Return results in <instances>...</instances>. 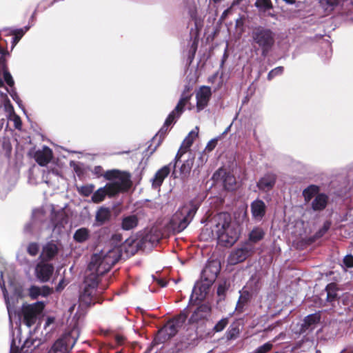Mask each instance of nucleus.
<instances>
[{
    "label": "nucleus",
    "mask_w": 353,
    "mask_h": 353,
    "mask_svg": "<svg viewBox=\"0 0 353 353\" xmlns=\"http://www.w3.org/2000/svg\"><path fill=\"white\" fill-rule=\"evenodd\" d=\"M120 257V250L117 247L104 248L92 256L85 273L84 291L79 297L81 305L89 306L95 303L99 276L107 272Z\"/></svg>",
    "instance_id": "1"
},
{
    "label": "nucleus",
    "mask_w": 353,
    "mask_h": 353,
    "mask_svg": "<svg viewBox=\"0 0 353 353\" xmlns=\"http://www.w3.org/2000/svg\"><path fill=\"white\" fill-rule=\"evenodd\" d=\"M216 237L219 243L224 246L232 245L239 238V231L232 222L230 214L221 212L207 220L201 233V238L208 241Z\"/></svg>",
    "instance_id": "2"
},
{
    "label": "nucleus",
    "mask_w": 353,
    "mask_h": 353,
    "mask_svg": "<svg viewBox=\"0 0 353 353\" xmlns=\"http://www.w3.org/2000/svg\"><path fill=\"white\" fill-rule=\"evenodd\" d=\"M104 177L112 182L108 183L93 193L92 201L95 203L102 202L106 196L112 197L121 192L127 191L132 185L130 175L125 172L108 170L104 173Z\"/></svg>",
    "instance_id": "3"
},
{
    "label": "nucleus",
    "mask_w": 353,
    "mask_h": 353,
    "mask_svg": "<svg viewBox=\"0 0 353 353\" xmlns=\"http://www.w3.org/2000/svg\"><path fill=\"white\" fill-rule=\"evenodd\" d=\"M198 209L196 204L190 202L181 206L170 220L171 227L177 232L183 231L189 225Z\"/></svg>",
    "instance_id": "4"
},
{
    "label": "nucleus",
    "mask_w": 353,
    "mask_h": 353,
    "mask_svg": "<svg viewBox=\"0 0 353 353\" xmlns=\"http://www.w3.org/2000/svg\"><path fill=\"white\" fill-rule=\"evenodd\" d=\"M251 37L261 49L262 55L266 57L274 44V33L270 29L258 27L252 32Z\"/></svg>",
    "instance_id": "5"
},
{
    "label": "nucleus",
    "mask_w": 353,
    "mask_h": 353,
    "mask_svg": "<svg viewBox=\"0 0 353 353\" xmlns=\"http://www.w3.org/2000/svg\"><path fill=\"white\" fill-rule=\"evenodd\" d=\"M219 271V267L214 264H210L203 270V275H208L209 272H212V275L210 278H205V281L197 282L192 290L191 299L195 296L197 300H202L205 297L210 287L215 280Z\"/></svg>",
    "instance_id": "6"
},
{
    "label": "nucleus",
    "mask_w": 353,
    "mask_h": 353,
    "mask_svg": "<svg viewBox=\"0 0 353 353\" xmlns=\"http://www.w3.org/2000/svg\"><path fill=\"white\" fill-rule=\"evenodd\" d=\"M186 320V315L181 313L179 315L169 321L161 330L155 338L158 343H163L174 336Z\"/></svg>",
    "instance_id": "7"
},
{
    "label": "nucleus",
    "mask_w": 353,
    "mask_h": 353,
    "mask_svg": "<svg viewBox=\"0 0 353 353\" xmlns=\"http://www.w3.org/2000/svg\"><path fill=\"white\" fill-rule=\"evenodd\" d=\"M45 307L43 302L38 301L32 304L23 305L22 307V315L26 325L30 327L40 318Z\"/></svg>",
    "instance_id": "8"
},
{
    "label": "nucleus",
    "mask_w": 353,
    "mask_h": 353,
    "mask_svg": "<svg viewBox=\"0 0 353 353\" xmlns=\"http://www.w3.org/2000/svg\"><path fill=\"white\" fill-rule=\"evenodd\" d=\"M75 343L76 339L71 334H65L53 343L48 353H69Z\"/></svg>",
    "instance_id": "9"
},
{
    "label": "nucleus",
    "mask_w": 353,
    "mask_h": 353,
    "mask_svg": "<svg viewBox=\"0 0 353 353\" xmlns=\"http://www.w3.org/2000/svg\"><path fill=\"white\" fill-rule=\"evenodd\" d=\"M54 267L48 263H39L35 268L37 278L41 282L48 281L52 274Z\"/></svg>",
    "instance_id": "10"
},
{
    "label": "nucleus",
    "mask_w": 353,
    "mask_h": 353,
    "mask_svg": "<svg viewBox=\"0 0 353 353\" xmlns=\"http://www.w3.org/2000/svg\"><path fill=\"white\" fill-rule=\"evenodd\" d=\"M211 97V89L207 86H202L196 92V107L197 110H201L206 107Z\"/></svg>",
    "instance_id": "11"
},
{
    "label": "nucleus",
    "mask_w": 353,
    "mask_h": 353,
    "mask_svg": "<svg viewBox=\"0 0 353 353\" xmlns=\"http://www.w3.org/2000/svg\"><path fill=\"white\" fill-rule=\"evenodd\" d=\"M252 252V248H249L247 245L236 249L232 252L228 259L229 263L231 264H236L238 263L243 261Z\"/></svg>",
    "instance_id": "12"
},
{
    "label": "nucleus",
    "mask_w": 353,
    "mask_h": 353,
    "mask_svg": "<svg viewBox=\"0 0 353 353\" xmlns=\"http://www.w3.org/2000/svg\"><path fill=\"white\" fill-rule=\"evenodd\" d=\"M198 133L199 129L197 127H196L194 130L189 132L188 136L183 140L181 146L175 157V159L176 161H179L181 159V156L188 151V150L192 145L194 140L198 136Z\"/></svg>",
    "instance_id": "13"
},
{
    "label": "nucleus",
    "mask_w": 353,
    "mask_h": 353,
    "mask_svg": "<svg viewBox=\"0 0 353 353\" xmlns=\"http://www.w3.org/2000/svg\"><path fill=\"white\" fill-rule=\"evenodd\" d=\"M198 133L199 129L197 127H196L194 130L189 132L188 136L183 140L181 146L175 157V159L176 161H179L181 159V156L188 151V150L192 145L194 140L198 136Z\"/></svg>",
    "instance_id": "14"
},
{
    "label": "nucleus",
    "mask_w": 353,
    "mask_h": 353,
    "mask_svg": "<svg viewBox=\"0 0 353 353\" xmlns=\"http://www.w3.org/2000/svg\"><path fill=\"white\" fill-rule=\"evenodd\" d=\"M198 133L199 129L197 127H196L194 130L189 132L188 136L183 140L181 146L175 157V159L176 161H179L181 159V156L188 151V150L192 145L194 140L198 136Z\"/></svg>",
    "instance_id": "15"
},
{
    "label": "nucleus",
    "mask_w": 353,
    "mask_h": 353,
    "mask_svg": "<svg viewBox=\"0 0 353 353\" xmlns=\"http://www.w3.org/2000/svg\"><path fill=\"white\" fill-rule=\"evenodd\" d=\"M188 101V97H183L181 98L174 110L171 113H170V114L167 117L164 123L165 126L170 125L172 123L175 121V120L177 118L179 117V116L183 112V108Z\"/></svg>",
    "instance_id": "16"
},
{
    "label": "nucleus",
    "mask_w": 353,
    "mask_h": 353,
    "mask_svg": "<svg viewBox=\"0 0 353 353\" xmlns=\"http://www.w3.org/2000/svg\"><path fill=\"white\" fill-rule=\"evenodd\" d=\"M175 161L176 163L174 164L176 165L177 161L176 159ZM193 163L194 159L192 158H189L181 165L179 170H176V167L173 168L172 174L174 178H180L183 179L188 177L192 170Z\"/></svg>",
    "instance_id": "17"
},
{
    "label": "nucleus",
    "mask_w": 353,
    "mask_h": 353,
    "mask_svg": "<svg viewBox=\"0 0 353 353\" xmlns=\"http://www.w3.org/2000/svg\"><path fill=\"white\" fill-rule=\"evenodd\" d=\"M175 168V164L170 163L164 165L159 170L152 179V186L154 188L159 187L163 182L165 178L170 174L171 169Z\"/></svg>",
    "instance_id": "18"
},
{
    "label": "nucleus",
    "mask_w": 353,
    "mask_h": 353,
    "mask_svg": "<svg viewBox=\"0 0 353 353\" xmlns=\"http://www.w3.org/2000/svg\"><path fill=\"white\" fill-rule=\"evenodd\" d=\"M276 175L268 173L262 176L257 183V187L261 191L268 192L272 190L276 183Z\"/></svg>",
    "instance_id": "19"
},
{
    "label": "nucleus",
    "mask_w": 353,
    "mask_h": 353,
    "mask_svg": "<svg viewBox=\"0 0 353 353\" xmlns=\"http://www.w3.org/2000/svg\"><path fill=\"white\" fill-rule=\"evenodd\" d=\"M52 292V289L46 285H43L42 287L32 285L28 289V294L32 299H37L40 296L46 297L50 294Z\"/></svg>",
    "instance_id": "20"
},
{
    "label": "nucleus",
    "mask_w": 353,
    "mask_h": 353,
    "mask_svg": "<svg viewBox=\"0 0 353 353\" xmlns=\"http://www.w3.org/2000/svg\"><path fill=\"white\" fill-rule=\"evenodd\" d=\"M266 205L261 200H255L251 204V211L253 217L261 220L265 214Z\"/></svg>",
    "instance_id": "21"
},
{
    "label": "nucleus",
    "mask_w": 353,
    "mask_h": 353,
    "mask_svg": "<svg viewBox=\"0 0 353 353\" xmlns=\"http://www.w3.org/2000/svg\"><path fill=\"white\" fill-rule=\"evenodd\" d=\"M52 157V150L48 147H43L42 150L35 153L36 161L41 165H46L50 162Z\"/></svg>",
    "instance_id": "22"
},
{
    "label": "nucleus",
    "mask_w": 353,
    "mask_h": 353,
    "mask_svg": "<svg viewBox=\"0 0 353 353\" xmlns=\"http://www.w3.org/2000/svg\"><path fill=\"white\" fill-rule=\"evenodd\" d=\"M320 314L314 313L307 316L302 325V330H313L320 321Z\"/></svg>",
    "instance_id": "23"
},
{
    "label": "nucleus",
    "mask_w": 353,
    "mask_h": 353,
    "mask_svg": "<svg viewBox=\"0 0 353 353\" xmlns=\"http://www.w3.org/2000/svg\"><path fill=\"white\" fill-rule=\"evenodd\" d=\"M41 344V339L34 338L32 336L26 339L21 346V351L24 353L32 352Z\"/></svg>",
    "instance_id": "24"
},
{
    "label": "nucleus",
    "mask_w": 353,
    "mask_h": 353,
    "mask_svg": "<svg viewBox=\"0 0 353 353\" xmlns=\"http://www.w3.org/2000/svg\"><path fill=\"white\" fill-rule=\"evenodd\" d=\"M211 307L208 304L200 305L192 314L190 320L197 321L199 319H204L210 314Z\"/></svg>",
    "instance_id": "25"
},
{
    "label": "nucleus",
    "mask_w": 353,
    "mask_h": 353,
    "mask_svg": "<svg viewBox=\"0 0 353 353\" xmlns=\"http://www.w3.org/2000/svg\"><path fill=\"white\" fill-rule=\"evenodd\" d=\"M57 251L58 248L55 243H48L43 248L41 257L44 260H50L57 254Z\"/></svg>",
    "instance_id": "26"
},
{
    "label": "nucleus",
    "mask_w": 353,
    "mask_h": 353,
    "mask_svg": "<svg viewBox=\"0 0 353 353\" xmlns=\"http://www.w3.org/2000/svg\"><path fill=\"white\" fill-rule=\"evenodd\" d=\"M111 216V211L108 208L101 207L96 213V221L98 225H102L108 221Z\"/></svg>",
    "instance_id": "27"
},
{
    "label": "nucleus",
    "mask_w": 353,
    "mask_h": 353,
    "mask_svg": "<svg viewBox=\"0 0 353 353\" xmlns=\"http://www.w3.org/2000/svg\"><path fill=\"white\" fill-rule=\"evenodd\" d=\"M68 223V219L63 212H59L55 216V221L53 223V232L58 234L61 232V229Z\"/></svg>",
    "instance_id": "28"
},
{
    "label": "nucleus",
    "mask_w": 353,
    "mask_h": 353,
    "mask_svg": "<svg viewBox=\"0 0 353 353\" xmlns=\"http://www.w3.org/2000/svg\"><path fill=\"white\" fill-rule=\"evenodd\" d=\"M328 197L324 194H319L312 201V206L314 210H323L327 203Z\"/></svg>",
    "instance_id": "29"
},
{
    "label": "nucleus",
    "mask_w": 353,
    "mask_h": 353,
    "mask_svg": "<svg viewBox=\"0 0 353 353\" xmlns=\"http://www.w3.org/2000/svg\"><path fill=\"white\" fill-rule=\"evenodd\" d=\"M138 224V219L135 215H130L123 217L121 228L124 230H130L134 228Z\"/></svg>",
    "instance_id": "30"
},
{
    "label": "nucleus",
    "mask_w": 353,
    "mask_h": 353,
    "mask_svg": "<svg viewBox=\"0 0 353 353\" xmlns=\"http://www.w3.org/2000/svg\"><path fill=\"white\" fill-rule=\"evenodd\" d=\"M90 236V232L85 228L78 229L74 234L73 238L78 243H83L87 241Z\"/></svg>",
    "instance_id": "31"
},
{
    "label": "nucleus",
    "mask_w": 353,
    "mask_h": 353,
    "mask_svg": "<svg viewBox=\"0 0 353 353\" xmlns=\"http://www.w3.org/2000/svg\"><path fill=\"white\" fill-rule=\"evenodd\" d=\"M321 8L327 13H330L339 4V0H319Z\"/></svg>",
    "instance_id": "32"
},
{
    "label": "nucleus",
    "mask_w": 353,
    "mask_h": 353,
    "mask_svg": "<svg viewBox=\"0 0 353 353\" xmlns=\"http://www.w3.org/2000/svg\"><path fill=\"white\" fill-rule=\"evenodd\" d=\"M6 54V51L2 47V61L3 63V67L0 69V72L2 71L3 73V78L6 83L11 88L14 86V81L11 76L10 73L6 69V63L4 59V55Z\"/></svg>",
    "instance_id": "33"
},
{
    "label": "nucleus",
    "mask_w": 353,
    "mask_h": 353,
    "mask_svg": "<svg viewBox=\"0 0 353 353\" xmlns=\"http://www.w3.org/2000/svg\"><path fill=\"white\" fill-rule=\"evenodd\" d=\"M186 6L190 17L195 20V23H196L198 20V10L196 0H187Z\"/></svg>",
    "instance_id": "34"
},
{
    "label": "nucleus",
    "mask_w": 353,
    "mask_h": 353,
    "mask_svg": "<svg viewBox=\"0 0 353 353\" xmlns=\"http://www.w3.org/2000/svg\"><path fill=\"white\" fill-rule=\"evenodd\" d=\"M265 232L262 228H255L249 234V241L252 243H256L264 237Z\"/></svg>",
    "instance_id": "35"
},
{
    "label": "nucleus",
    "mask_w": 353,
    "mask_h": 353,
    "mask_svg": "<svg viewBox=\"0 0 353 353\" xmlns=\"http://www.w3.org/2000/svg\"><path fill=\"white\" fill-rule=\"evenodd\" d=\"M319 188L317 185H311L305 188L303 192V196L305 201L308 202L310 199L318 193Z\"/></svg>",
    "instance_id": "36"
},
{
    "label": "nucleus",
    "mask_w": 353,
    "mask_h": 353,
    "mask_svg": "<svg viewBox=\"0 0 353 353\" xmlns=\"http://www.w3.org/2000/svg\"><path fill=\"white\" fill-rule=\"evenodd\" d=\"M223 184L225 189L228 190H234L236 188V179L233 175L228 174L223 179Z\"/></svg>",
    "instance_id": "37"
},
{
    "label": "nucleus",
    "mask_w": 353,
    "mask_h": 353,
    "mask_svg": "<svg viewBox=\"0 0 353 353\" xmlns=\"http://www.w3.org/2000/svg\"><path fill=\"white\" fill-rule=\"evenodd\" d=\"M29 29L28 27H25L24 28L17 29L12 31V34L14 35L12 40V47L13 48L14 46L19 42L23 35L28 31Z\"/></svg>",
    "instance_id": "38"
},
{
    "label": "nucleus",
    "mask_w": 353,
    "mask_h": 353,
    "mask_svg": "<svg viewBox=\"0 0 353 353\" xmlns=\"http://www.w3.org/2000/svg\"><path fill=\"white\" fill-rule=\"evenodd\" d=\"M230 287V283L228 281L224 280L219 283L218 288H217V294L219 296H224L226 291L228 290Z\"/></svg>",
    "instance_id": "39"
},
{
    "label": "nucleus",
    "mask_w": 353,
    "mask_h": 353,
    "mask_svg": "<svg viewBox=\"0 0 353 353\" xmlns=\"http://www.w3.org/2000/svg\"><path fill=\"white\" fill-rule=\"evenodd\" d=\"M94 189V185L92 184H89V185H83V186L79 188L78 190L81 194H82L85 196H88L93 192Z\"/></svg>",
    "instance_id": "40"
},
{
    "label": "nucleus",
    "mask_w": 353,
    "mask_h": 353,
    "mask_svg": "<svg viewBox=\"0 0 353 353\" xmlns=\"http://www.w3.org/2000/svg\"><path fill=\"white\" fill-rule=\"evenodd\" d=\"M255 5L263 10H269L272 7L270 0H256Z\"/></svg>",
    "instance_id": "41"
},
{
    "label": "nucleus",
    "mask_w": 353,
    "mask_h": 353,
    "mask_svg": "<svg viewBox=\"0 0 353 353\" xmlns=\"http://www.w3.org/2000/svg\"><path fill=\"white\" fill-rule=\"evenodd\" d=\"M272 343L271 342H267L263 345L257 347L253 353H267L272 348Z\"/></svg>",
    "instance_id": "42"
},
{
    "label": "nucleus",
    "mask_w": 353,
    "mask_h": 353,
    "mask_svg": "<svg viewBox=\"0 0 353 353\" xmlns=\"http://www.w3.org/2000/svg\"><path fill=\"white\" fill-rule=\"evenodd\" d=\"M283 72V67L279 66L272 70L268 74V79L272 80L274 77L277 75H280Z\"/></svg>",
    "instance_id": "43"
},
{
    "label": "nucleus",
    "mask_w": 353,
    "mask_h": 353,
    "mask_svg": "<svg viewBox=\"0 0 353 353\" xmlns=\"http://www.w3.org/2000/svg\"><path fill=\"white\" fill-rule=\"evenodd\" d=\"M335 285L334 283H331L327 285L326 290L327 292V299L330 301H333L337 296L336 293L334 291V288Z\"/></svg>",
    "instance_id": "44"
},
{
    "label": "nucleus",
    "mask_w": 353,
    "mask_h": 353,
    "mask_svg": "<svg viewBox=\"0 0 353 353\" xmlns=\"http://www.w3.org/2000/svg\"><path fill=\"white\" fill-rule=\"evenodd\" d=\"M6 91L10 94L12 99L19 105V106L20 108H22V101L20 99L19 97L18 96L14 88H12L10 90L6 89Z\"/></svg>",
    "instance_id": "45"
},
{
    "label": "nucleus",
    "mask_w": 353,
    "mask_h": 353,
    "mask_svg": "<svg viewBox=\"0 0 353 353\" xmlns=\"http://www.w3.org/2000/svg\"><path fill=\"white\" fill-rule=\"evenodd\" d=\"M28 252L31 255V256H36L38 252H39V246L37 243H31L29 244V245L28 246Z\"/></svg>",
    "instance_id": "46"
},
{
    "label": "nucleus",
    "mask_w": 353,
    "mask_h": 353,
    "mask_svg": "<svg viewBox=\"0 0 353 353\" xmlns=\"http://www.w3.org/2000/svg\"><path fill=\"white\" fill-rule=\"evenodd\" d=\"M228 321L227 319H221L214 326V329L216 332L222 331L227 325Z\"/></svg>",
    "instance_id": "47"
},
{
    "label": "nucleus",
    "mask_w": 353,
    "mask_h": 353,
    "mask_svg": "<svg viewBox=\"0 0 353 353\" xmlns=\"http://www.w3.org/2000/svg\"><path fill=\"white\" fill-rule=\"evenodd\" d=\"M1 289H2V291H3V296H4V299H5L6 303L8 312V314H9V316H10V318L11 317V305H10V303L9 297L8 296V292H7L4 285L3 286H1Z\"/></svg>",
    "instance_id": "48"
},
{
    "label": "nucleus",
    "mask_w": 353,
    "mask_h": 353,
    "mask_svg": "<svg viewBox=\"0 0 353 353\" xmlns=\"http://www.w3.org/2000/svg\"><path fill=\"white\" fill-rule=\"evenodd\" d=\"M9 119H10V120H11V121H12L14 122V127L17 129H20L21 128V119H20L19 117H18L17 115H16L14 113V114L10 115Z\"/></svg>",
    "instance_id": "49"
},
{
    "label": "nucleus",
    "mask_w": 353,
    "mask_h": 353,
    "mask_svg": "<svg viewBox=\"0 0 353 353\" xmlns=\"http://www.w3.org/2000/svg\"><path fill=\"white\" fill-rule=\"evenodd\" d=\"M343 263L347 268H353V256L347 255L343 259Z\"/></svg>",
    "instance_id": "50"
},
{
    "label": "nucleus",
    "mask_w": 353,
    "mask_h": 353,
    "mask_svg": "<svg viewBox=\"0 0 353 353\" xmlns=\"http://www.w3.org/2000/svg\"><path fill=\"white\" fill-rule=\"evenodd\" d=\"M3 104H4L5 110H6V112H8L9 116L14 113V110H13V107L11 105L10 101H9V99H8L6 101H4Z\"/></svg>",
    "instance_id": "51"
},
{
    "label": "nucleus",
    "mask_w": 353,
    "mask_h": 353,
    "mask_svg": "<svg viewBox=\"0 0 353 353\" xmlns=\"http://www.w3.org/2000/svg\"><path fill=\"white\" fill-rule=\"evenodd\" d=\"M216 143H217V139H214L210 140L208 143V144H207V145L205 147V150L209 151V152L213 150L214 149V148L216 147Z\"/></svg>",
    "instance_id": "52"
},
{
    "label": "nucleus",
    "mask_w": 353,
    "mask_h": 353,
    "mask_svg": "<svg viewBox=\"0 0 353 353\" xmlns=\"http://www.w3.org/2000/svg\"><path fill=\"white\" fill-rule=\"evenodd\" d=\"M245 301H246V298L243 296H241L239 298V300L237 303L236 310L241 312L243 310V304Z\"/></svg>",
    "instance_id": "53"
},
{
    "label": "nucleus",
    "mask_w": 353,
    "mask_h": 353,
    "mask_svg": "<svg viewBox=\"0 0 353 353\" xmlns=\"http://www.w3.org/2000/svg\"><path fill=\"white\" fill-rule=\"evenodd\" d=\"M103 169L101 166H95L92 170V173L95 174L97 177H100L101 176H104V174H103Z\"/></svg>",
    "instance_id": "54"
},
{
    "label": "nucleus",
    "mask_w": 353,
    "mask_h": 353,
    "mask_svg": "<svg viewBox=\"0 0 353 353\" xmlns=\"http://www.w3.org/2000/svg\"><path fill=\"white\" fill-rule=\"evenodd\" d=\"M65 285L66 283L65 282V280L63 279L59 281L58 285L56 288V290L57 292H60L65 288Z\"/></svg>",
    "instance_id": "55"
},
{
    "label": "nucleus",
    "mask_w": 353,
    "mask_h": 353,
    "mask_svg": "<svg viewBox=\"0 0 353 353\" xmlns=\"http://www.w3.org/2000/svg\"><path fill=\"white\" fill-rule=\"evenodd\" d=\"M54 320L55 319L53 316L47 317L44 327L46 328L47 327L50 326L51 324L54 323Z\"/></svg>",
    "instance_id": "56"
},
{
    "label": "nucleus",
    "mask_w": 353,
    "mask_h": 353,
    "mask_svg": "<svg viewBox=\"0 0 353 353\" xmlns=\"http://www.w3.org/2000/svg\"><path fill=\"white\" fill-rule=\"evenodd\" d=\"M10 353H19L17 347L16 346L14 340H12L10 347Z\"/></svg>",
    "instance_id": "57"
},
{
    "label": "nucleus",
    "mask_w": 353,
    "mask_h": 353,
    "mask_svg": "<svg viewBox=\"0 0 353 353\" xmlns=\"http://www.w3.org/2000/svg\"><path fill=\"white\" fill-rule=\"evenodd\" d=\"M0 97L1 98V100H2L3 103L4 101H6V100H8V96H7V92H0Z\"/></svg>",
    "instance_id": "58"
},
{
    "label": "nucleus",
    "mask_w": 353,
    "mask_h": 353,
    "mask_svg": "<svg viewBox=\"0 0 353 353\" xmlns=\"http://www.w3.org/2000/svg\"><path fill=\"white\" fill-rule=\"evenodd\" d=\"M230 9H231V8H228V9L225 10L222 13L221 17V19L222 20L225 19L227 17V16L228 15L229 12H230Z\"/></svg>",
    "instance_id": "59"
},
{
    "label": "nucleus",
    "mask_w": 353,
    "mask_h": 353,
    "mask_svg": "<svg viewBox=\"0 0 353 353\" xmlns=\"http://www.w3.org/2000/svg\"><path fill=\"white\" fill-rule=\"evenodd\" d=\"M3 67V63L2 61V47L0 46V69Z\"/></svg>",
    "instance_id": "60"
},
{
    "label": "nucleus",
    "mask_w": 353,
    "mask_h": 353,
    "mask_svg": "<svg viewBox=\"0 0 353 353\" xmlns=\"http://www.w3.org/2000/svg\"><path fill=\"white\" fill-rule=\"evenodd\" d=\"M158 283L161 287H165L166 285V282L163 280H159Z\"/></svg>",
    "instance_id": "61"
},
{
    "label": "nucleus",
    "mask_w": 353,
    "mask_h": 353,
    "mask_svg": "<svg viewBox=\"0 0 353 353\" xmlns=\"http://www.w3.org/2000/svg\"><path fill=\"white\" fill-rule=\"evenodd\" d=\"M116 340L117 341V342H118L119 343H121V342H122V341H123V337H122V336H116Z\"/></svg>",
    "instance_id": "62"
},
{
    "label": "nucleus",
    "mask_w": 353,
    "mask_h": 353,
    "mask_svg": "<svg viewBox=\"0 0 353 353\" xmlns=\"http://www.w3.org/2000/svg\"><path fill=\"white\" fill-rule=\"evenodd\" d=\"M39 212H40V210H34V211L33 212V214H34V216H36V215H37V213H39Z\"/></svg>",
    "instance_id": "63"
},
{
    "label": "nucleus",
    "mask_w": 353,
    "mask_h": 353,
    "mask_svg": "<svg viewBox=\"0 0 353 353\" xmlns=\"http://www.w3.org/2000/svg\"><path fill=\"white\" fill-rule=\"evenodd\" d=\"M3 85V80L0 78V88L2 87Z\"/></svg>",
    "instance_id": "64"
}]
</instances>
